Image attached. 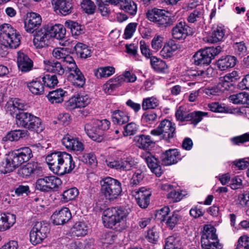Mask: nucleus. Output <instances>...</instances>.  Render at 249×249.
Returning <instances> with one entry per match:
<instances>
[{"instance_id": "obj_1", "label": "nucleus", "mask_w": 249, "mask_h": 249, "mask_svg": "<svg viewBox=\"0 0 249 249\" xmlns=\"http://www.w3.org/2000/svg\"><path fill=\"white\" fill-rule=\"evenodd\" d=\"M128 210L119 208L111 207L104 211L103 221L105 227L118 231L126 229L129 225L127 222Z\"/></svg>"}, {"instance_id": "obj_2", "label": "nucleus", "mask_w": 249, "mask_h": 249, "mask_svg": "<svg viewBox=\"0 0 249 249\" xmlns=\"http://www.w3.org/2000/svg\"><path fill=\"white\" fill-rule=\"evenodd\" d=\"M27 107V105L18 98L13 99L8 102L6 105L7 111L12 116L16 115V124L26 129L27 128L33 115L28 112L19 111L26 110Z\"/></svg>"}, {"instance_id": "obj_3", "label": "nucleus", "mask_w": 249, "mask_h": 249, "mask_svg": "<svg viewBox=\"0 0 249 249\" xmlns=\"http://www.w3.org/2000/svg\"><path fill=\"white\" fill-rule=\"evenodd\" d=\"M110 124V122L107 119H97L86 124L84 129L89 138L94 141L100 142L104 140L105 132L108 129Z\"/></svg>"}, {"instance_id": "obj_4", "label": "nucleus", "mask_w": 249, "mask_h": 249, "mask_svg": "<svg viewBox=\"0 0 249 249\" xmlns=\"http://www.w3.org/2000/svg\"><path fill=\"white\" fill-rule=\"evenodd\" d=\"M20 34L11 25L3 24L0 25V43L5 47L16 49L21 43Z\"/></svg>"}, {"instance_id": "obj_5", "label": "nucleus", "mask_w": 249, "mask_h": 249, "mask_svg": "<svg viewBox=\"0 0 249 249\" xmlns=\"http://www.w3.org/2000/svg\"><path fill=\"white\" fill-rule=\"evenodd\" d=\"M101 191L107 200L112 201L117 199L122 192L121 183L117 179L106 177L100 181Z\"/></svg>"}, {"instance_id": "obj_6", "label": "nucleus", "mask_w": 249, "mask_h": 249, "mask_svg": "<svg viewBox=\"0 0 249 249\" xmlns=\"http://www.w3.org/2000/svg\"><path fill=\"white\" fill-rule=\"evenodd\" d=\"M201 247L203 249H221L218 242L216 229L213 226L205 225L201 234Z\"/></svg>"}, {"instance_id": "obj_7", "label": "nucleus", "mask_w": 249, "mask_h": 249, "mask_svg": "<svg viewBox=\"0 0 249 249\" xmlns=\"http://www.w3.org/2000/svg\"><path fill=\"white\" fill-rule=\"evenodd\" d=\"M146 18L149 21L164 27H169L171 24V13L165 9L157 8L149 9L146 13Z\"/></svg>"}, {"instance_id": "obj_8", "label": "nucleus", "mask_w": 249, "mask_h": 249, "mask_svg": "<svg viewBox=\"0 0 249 249\" xmlns=\"http://www.w3.org/2000/svg\"><path fill=\"white\" fill-rule=\"evenodd\" d=\"M50 225L45 222H36L30 232V241L34 245L41 243L50 233Z\"/></svg>"}, {"instance_id": "obj_9", "label": "nucleus", "mask_w": 249, "mask_h": 249, "mask_svg": "<svg viewBox=\"0 0 249 249\" xmlns=\"http://www.w3.org/2000/svg\"><path fill=\"white\" fill-rule=\"evenodd\" d=\"M221 51L220 47H209L197 52L193 56L194 63L196 65L209 64L212 60Z\"/></svg>"}, {"instance_id": "obj_10", "label": "nucleus", "mask_w": 249, "mask_h": 249, "mask_svg": "<svg viewBox=\"0 0 249 249\" xmlns=\"http://www.w3.org/2000/svg\"><path fill=\"white\" fill-rule=\"evenodd\" d=\"M221 51L220 47H209L197 52L193 56L194 63L196 65L209 64L212 60Z\"/></svg>"}, {"instance_id": "obj_11", "label": "nucleus", "mask_w": 249, "mask_h": 249, "mask_svg": "<svg viewBox=\"0 0 249 249\" xmlns=\"http://www.w3.org/2000/svg\"><path fill=\"white\" fill-rule=\"evenodd\" d=\"M62 184L61 180L54 176H46L38 179L36 182V189L44 192L56 190Z\"/></svg>"}, {"instance_id": "obj_12", "label": "nucleus", "mask_w": 249, "mask_h": 249, "mask_svg": "<svg viewBox=\"0 0 249 249\" xmlns=\"http://www.w3.org/2000/svg\"><path fill=\"white\" fill-rule=\"evenodd\" d=\"M131 195L141 208H146L149 204L151 192L149 189L144 187L135 189L131 190Z\"/></svg>"}, {"instance_id": "obj_13", "label": "nucleus", "mask_w": 249, "mask_h": 249, "mask_svg": "<svg viewBox=\"0 0 249 249\" xmlns=\"http://www.w3.org/2000/svg\"><path fill=\"white\" fill-rule=\"evenodd\" d=\"M65 153L66 152H55L46 157V160L50 169L54 174L58 175Z\"/></svg>"}, {"instance_id": "obj_14", "label": "nucleus", "mask_w": 249, "mask_h": 249, "mask_svg": "<svg viewBox=\"0 0 249 249\" xmlns=\"http://www.w3.org/2000/svg\"><path fill=\"white\" fill-rule=\"evenodd\" d=\"M67 69L69 71L68 80L77 87H82L85 85V78L76 64L73 63L71 66H68Z\"/></svg>"}, {"instance_id": "obj_15", "label": "nucleus", "mask_w": 249, "mask_h": 249, "mask_svg": "<svg viewBox=\"0 0 249 249\" xmlns=\"http://www.w3.org/2000/svg\"><path fill=\"white\" fill-rule=\"evenodd\" d=\"M107 165L111 168L120 171H129L134 166V160L131 157H127L117 160H106Z\"/></svg>"}, {"instance_id": "obj_16", "label": "nucleus", "mask_w": 249, "mask_h": 249, "mask_svg": "<svg viewBox=\"0 0 249 249\" xmlns=\"http://www.w3.org/2000/svg\"><path fill=\"white\" fill-rule=\"evenodd\" d=\"M42 18L39 14L31 12L27 15L24 21V28L29 33H33L41 25Z\"/></svg>"}, {"instance_id": "obj_17", "label": "nucleus", "mask_w": 249, "mask_h": 249, "mask_svg": "<svg viewBox=\"0 0 249 249\" xmlns=\"http://www.w3.org/2000/svg\"><path fill=\"white\" fill-rule=\"evenodd\" d=\"M91 101V98L87 94H79L71 97L67 102V106L70 109L85 107Z\"/></svg>"}, {"instance_id": "obj_18", "label": "nucleus", "mask_w": 249, "mask_h": 249, "mask_svg": "<svg viewBox=\"0 0 249 249\" xmlns=\"http://www.w3.org/2000/svg\"><path fill=\"white\" fill-rule=\"evenodd\" d=\"M65 147L71 150L82 152L84 149V145L77 137H74L69 134L66 135L61 140Z\"/></svg>"}, {"instance_id": "obj_19", "label": "nucleus", "mask_w": 249, "mask_h": 249, "mask_svg": "<svg viewBox=\"0 0 249 249\" xmlns=\"http://www.w3.org/2000/svg\"><path fill=\"white\" fill-rule=\"evenodd\" d=\"M71 218V213L66 207L56 210L51 216L53 223L56 225H63L68 222Z\"/></svg>"}, {"instance_id": "obj_20", "label": "nucleus", "mask_w": 249, "mask_h": 249, "mask_svg": "<svg viewBox=\"0 0 249 249\" xmlns=\"http://www.w3.org/2000/svg\"><path fill=\"white\" fill-rule=\"evenodd\" d=\"M50 38L49 32L46 28H41L36 33L33 39V43L36 48L40 49L48 45Z\"/></svg>"}, {"instance_id": "obj_21", "label": "nucleus", "mask_w": 249, "mask_h": 249, "mask_svg": "<svg viewBox=\"0 0 249 249\" xmlns=\"http://www.w3.org/2000/svg\"><path fill=\"white\" fill-rule=\"evenodd\" d=\"M41 167L38 166L37 163H28L18 169V174L21 177L27 178L32 175L38 176L41 173Z\"/></svg>"}, {"instance_id": "obj_22", "label": "nucleus", "mask_w": 249, "mask_h": 249, "mask_svg": "<svg viewBox=\"0 0 249 249\" xmlns=\"http://www.w3.org/2000/svg\"><path fill=\"white\" fill-rule=\"evenodd\" d=\"M19 166L12 153H10L0 164V171L7 174Z\"/></svg>"}, {"instance_id": "obj_23", "label": "nucleus", "mask_w": 249, "mask_h": 249, "mask_svg": "<svg viewBox=\"0 0 249 249\" xmlns=\"http://www.w3.org/2000/svg\"><path fill=\"white\" fill-rule=\"evenodd\" d=\"M20 166L23 162L28 161L32 157V150L28 147H23L11 152Z\"/></svg>"}, {"instance_id": "obj_24", "label": "nucleus", "mask_w": 249, "mask_h": 249, "mask_svg": "<svg viewBox=\"0 0 249 249\" xmlns=\"http://www.w3.org/2000/svg\"><path fill=\"white\" fill-rule=\"evenodd\" d=\"M28 132L25 129H15L8 132L2 138L1 142L6 143L9 142H16L28 136Z\"/></svg>"}, {"instance_id": "obj_25", "label": "nucleus", "mask_w": 249, "mask_h": 249, "mask_svg": "<svg viewBox=\"0 0 249 249\" xmlns=\"http://www.w3.org/2000/svg\"><path fill=\"white\" fill-rule=\"evenodd\" d=\"M142 158L146 162L151 171L157 177H160L162 174L160 166L159 164L158 160L151 153L147 152L144 154Z\"/></svg>"}, {"instance_id": "obj_26", "label": "nucleus", "mask_w": 249, "mask_h": 249, "mask_svg": "<svg viewBox=\"0 0 249 249\" xmlns=\"http://www.w3.org/2000/svg\"><path fill=\"white\" fill-rule=\"evenodd\" d=\"M17 64L19 70L22 72L31 71L33 67V62L29 56L21 51L17 53Z\"/></svg>"}, {"instance_id": "obj_27", "label": "nucleus", "mask_w": 249, "mask_h": 249, "mask_svg": "<svg viewBox=\"0 0 249 249\" xmlns=\"http://www.w3.org/2000/svg\"><path fill=\"white\" fill-rule=\"evenodd\" d=\"M155 218L159 220L162 225H165L171 229V213L169 206H165L156 211Z\"/></svg>"}, {"instance_id": "obj_28", "label": "nucleus", "mask_w": 249, "mask_h": 249, "mask_svg": "<svg viewBox=\"0 0 249 249\" xmlns=\"http://www.w3.org/2000/svg\"><path fill=\"white\" fill-rule=\"evenodd\" d=\"M187 20L189 23H196L199 25L205 24L204 10L202 7L194 10L188 15Z\"/></svg>"}, {"instance_id": "obj_29", "label": "nucleus", "mask_w": 249, "mask_h": 249, "mask_svg": "<svg viewBox=\"0 0 249 249\" xmlns=\"http://www.w3.org/2000/svg\"><path fill=\"white\" fill-rule=\"evenodd\" d=\"M75 162L72 156L66 152L63 161L61 162L58 175L62 176L68 174L75 168Z\"/></svg>"}, {"instance_id": "obj_30", "label": "nucleus", "mask_w": 249, "mask_h": 249, "mask_svg": "<svg viewBox=\"0 0 249 249\" xmlns=\"http://www.w3.org/2000/svg\"><path fill=\"white\" fill-rule=\"evenodd\" d=\"M44 69L49 72L62 76L65 73V70L61 64L55 61L46 60L43 61Z\"/></svg>"}, {"instance_id": "obj_31", "label": "nucleus", "mask_w": 249, "mask_h": 249, "mask_svg": "<svg viewBox=\"0 0 249 249\" xmlns=\"http://www.w3.org/2000/svg\"><path fill=\"white\" fill-rule=\"evenodd\" d=\"M134 142L137 147L139 148L147 150L152 145L155 143L149 135L143 134L138 135L134 137Z\"/></svg>"}, {"instance_id": "obj_32", "label": "nucleus", "mask_w": 249, "mask_h": 249, "mask_svg": "<svg viewBox=\"0 0 249 249\" xmlns=\"http://www.w3.org/2000/svg\"><path fill=\"white\" fill-rule=\"evenodd\" d=\"M16 222V216L8 213L0 214V231H4L10 228Z\"/></svg>"}, {"instance_id": "obj_33", "label": "nucleus", "mask_w": 249, "mask_h": 249, "mask_svg": "<svg viewBox=\"0 0 249 249\" xmlns=\"http://www.w3.org/2000/svg\"><path fill=\"white\" fill-rule=\"evenodd\" d=\"M54 9L56 12L60 13L64 16L71 12L72 5L71 2L67 0H55L54 1Z\"/></svg>"}, {"instance_id": "obj_34", "label": "nucleus", "mask_w": 249, "mask_h": 249, "mask_svg": "<svg viewBox=\"0 0 249 249\" xmlns=\"http://www.w3.org/2000/svg\"><path fill=\"white\" fill-rule=\"evenodd\" d=\"M51 37L55 38L58 40L63 39L66 34V30L62 24H55L46 28Z\"/></svg>"}, {"instance_id": "obj_35", "label": "nucleus", "mask_w": 249, "mask_h": 249, "mask_svg": "<svg viewBox=\"0 0 249 249\" xmlns=\"http://www.w3.org/2000/svg\"><path fill=\"white\" fill-rule=\"evenodd\" d=\"M215 71L211 67L209 66L205 70L192 71H189L188 75L193 79L199 80L200 79L205 77H211L215 74Z\"/></svg>"}, {"instance_id": "obj_36", "label": "nucleus", "mask_w": 249, "mask_h": 249, "mask_svg": "<svg viewBox=\"0 0 249 249\" xmlns=\"http://www.w3.org/2000/svg\"><path fill=\"white\" fill-rule=\"evenodd\" d=\"M67 93L66 90L62 89L50 91L47 96V99L52 104H59L64 101V97Z\"/></svg>"}, {"instance_id": "obj_37", "label": "nucleus", "mask_w": 249, "mask_h": 249, "mask_svg": "<svg viewBox=\"0 0 249 249\" xmlns=\"http://www.w3.org/2000/svg\"><path fill=\"white\" fill-rule=\"evenodd\" d=\"M236 62L235 57L231 55H227L219 59L217 63L219 69L221 71H225L227 69L233 67Z\"/></svg>"}, {"instance_id": "obj_38", "label": "nucleus", "mask_w": 249, "mask_h": 249, "mask_svg": "<svg viewBox=\"0 0 249 249\" xmlns=\"http://www.w3.org/2000/svg\"><path fill=\"white\" fill-rule=\"evenodd\" d=\"M89 230L88 225L81 221L76 222L71 228L72 234L77 237L84 236L87 234Z\"/></svg>"}, {"instance_id": "obj_39", "label": "nucleus", "mask_w": 249, "mask_h": 249, "mask_svg": "<svg viewBox=\"0 0 249 249\" xmlns=\"http://www.w3.org/2000/svg\"><path fill=\"white\" fill-rule=\"evenodd\" d=\"M188 33L184 22H180L172 29V37L176 39H184Z\"/></svg>"}, {"instance_id": "obj_40", "label": "nucleus", "mask_w": 249, "mask_h": 249, "mask_svg": "<svg viewBox=\"0 0 249 249\" xmlns=\"http://www.w3.org/2000/svg\"><path fill=\"white\" fill-rule=\"evenodd\" d=\"M159 126L162 133V139L170 142L171 134V121L164 119L160 122Z\"/></svg>"}, {"instance_id": "obj_41", "label": "nucleus", "mask_w": 249, "mask_h": 249, "mask_svg": "<svg viewBox=\"0 0 249 249\" xmlns=\"http://www.w3.org/2000/svg\"><path fill=\"white\" fill-rule=\"evenodd\" d=\"M113 122L116 124L123 125L128 122L129 117L125 112L115 110L111 112Z\"/></svg>"}, {"instance_id": "obj_42", "label": "nucleus", "mask_w": 249, "mask_h": 249, "mask_svg": "<svg viewBox=\"0 0 249 249\" xmlns=\"http://www.w3.org/2000/svg\"><path fill=\"white\" fill-rule=\"evenodd\" d=\"M225 34V30L223 27L217 26L213 29L211 36L208 37L207 42L214 43L220 41L224 37Z\"/></svg>"}, {"instance_id": "obj_43", "label": "nucleus", "mask_w": 249, "mask_h": 249, "mask_svg": "<svg viewBox=\"0 0 249 249\" xmlns=\"http://www.w3.org/2000/svg\"><path fill=\"white\" fill-rule=\"evenodd\" d=\"M45 128L41 119L33 115L27 129L30 131H35L39 133L41 132Z\"/></svg>"}, {"instance_id": "obj_44", "label": "nucleus", "mask_w": 249, "mask_h": 249, "mask_svg": "<svg viewBox=\"0 0 249 249\" xmlns=\"http://www.w3.org/2000/svg\"><path fill=\"white\" fill-rule=\"evenodd\" d=\"M150 64L152 68L157 72H165L167 71V66L165 62L156 56L151 57Z\"/></svg>"}, {"instance_id": "obj_45", "label": "nucleus", "mask_w": 249, "mask_h": 249, "mask_svg": "<svg viewBox=\"0 0 249 249\" xmlns=\"http://www.w3.org/2000/svg\"><path fill=\"white\" fill-rule=\"evenodd\" d=\"M77 56L82 58H87L91 56V51L88 46L82 43H77L74 47Z\"/></svg>"}, {"instance_id": "obj_46", "label": "nucleus", "mask_w": 249, "mask_h": 249, "mask_svg": "<svg viewBox=\"0 0 249 249\" xmlns=\"http://www.w3.org/2000/svg\"><path fill=\"white\" fill-rule=\"evenodd\" d=\"M65 26L71 30L72 35L75 37L84 33L83 27L76 22L71 20L66 21Z\"/></svg>"}, {"instance_id": "obj_47", "label": "nucleus", "mask_w": 249, "mask_h": 249, "mask_svg": "<svg viewBox=\"0 0 249 249\" xmlns=\"http://www.w3.org/2000/svg\"><path fill=\"white\" fill-rule=\"evenodd\" d=\"M191 112L186 106H180L176 112L175 116L177 120L181 122L190 121Z\"/></svg>"}, {"instance_id": "obj_48", "label": "nucleus", "mask_w": 249, "mask_h": 249, "mask_svg": "<svg viewBox=\"0 0 249 249\" xmlns=\"http://www.w3.org/2000/svg\"><path fill=\"white\" fill-rule=\"evenodd\" d=\"M30 91L34 94L40 95L43 93L44 87L40 81H32L27 84Z\"/></svg>"}, {"instance_id": "obj_49", "label": "nucleus", "mask_w": 249, "mask_h": 249, "mask_svg": "<svg viewBox=\"0 0 249 249\" xmlns=\"http://www.w3.org/2000/svg\"><path fill=\"white\" fill-rule=\"evenodd\" d=\"M115 72V68L108 66L98 68L95 72V75L98 78H106L112 75Z\"/></svg>"}, {"instance_id": "obj_50", "label": "nucleus", "mask_w": 249, "mask_h": 249, "mask_svg": "<svg viewBox=\"0 0 249 249\" xmlns=\"http://www.w3.org/2000/svg\"><path fill=\"white\" fill-rule=\"evenodd\" d=\"M121 8L125 12L134 16L137 12V5L132 0H125L124 3L121 5Z\"/></svg>"}, {"instance_id": "obj_51", "label": "nucleus", "mask_w": 249, "mask_h": 249, "mask_svg": "<svg viewBox=\"0 0 249 249\" xmlns=\"http://www.w3.org/2000/svg\"><path fill=\"white\" fill-rule=\"evenodd\" d=\"M159 105V100L154 97L145 98L142 102V108L143 110L155 108Z\"/></svg>"}, {"instance_id": "obj_52", "label": "nucleus", "mask_w": 249, "mask_h": 249, "mask_svg": "<svg viewBox=\"0 0 249 249\" xmlns=\"http://www.w3.org/2000/svg\"><path fill=\"white\" fill-rule=\"evenodd\" d=\"M78 194L79 191L75 187L68 189L63 192L62 199L65 202H68L74 199Z\"/></svg>"}, {"instance_id": "obj_53", "label": "nucleus", "mask_w": 249, "mask_h": 249, "mask_svg": "<svg viewBox=\"0 0 249 249\" xmlns=\"http://www.w3.org/2000/svg\"><path fill=\"white\" fill-rule=\"evenodd\" d=\"M144 177L143 171L140 169L136 170L133 173L130 181V186L135 187L142 181Z\"/></svg>"}, {"instance_id": "obj_54", "label": "nucleus", "mask_w": 249, "mask_h": 249, "mask_svg": "<svg viewBox=\"0 0 249 249\" xmlns=\"http://www.w3.org/2000/svg\"><path fill=\"white\" fill-rule=\"evenodd\" d=\"M44 86L48 88H53L58 84V81L55 74H46L42 78Z\"/></svg>"}, {"instance_id": "obj_55", "label": "nucleus", "mask_w": 249, "mask_h": 249, "mask_svg": "<svg viewBox=\"0 0 249 249\" xmlns=\"http://www.w3.org/2000/svg\"><path fill=\"white\" fill-rule=\"evenodd\" d=\"M247 93L240 92L231 95L229 100L231 102L235 104H246L247 103Z\"/></svg>"}, {"instance_id": "obj_56", "label": "nucleus", "mask_w": 249, "mask_h": 249, "mask_svg": "<svg viewBox=\"0 0 249 249\" xmlns=\"http://www.w3.org/2000/svg\"><path fill=\"white\" fill-rule=\"evenodd\" d=\"M157 118V114L154 111H146L142 116V121L146 125L151 124Z\"/></svg>"}, {"instance_id": "obj_57", "label": "nucleus", "mask_w": 249, "mask_h": 249, "mask_svg": "<svg viewBox=\"0 0 249 249\" xmlns=\"http://www.w3.org/2000/svg\"><path fill=\"white\" fill-rule=\"evenodd\" d=\"M137 25L138 24L137 23L131 22L126 26L124 34L125 39H129L132 37L136 30Z\"/></svg>"}, {"instance_id": "obj_58", "label": "nucleus", "mask_w": 249, "mask_h": 249, "mask_svg": "<svg viewBox=\"0 0 249 249\" xmlns=\"http://www.w3.org/2000/svg\"><path fill=\"white\" fill-rule=\"evenodd\" d=\"M138 127L139 126L135 123L128 124L124 126V135L127 136L135 134L138 130Z\"/></svg>"}, {"instance_id": "obj_59", "label": "nucleus", "mask_w": 249, "mask_h": 249, "mask_svg": "<svg viewBox=\"0 0 249 249\" xmlns=\"http://www.w3.org/2000/svg\"><path fill=\"white\" fill-rule=\"evenodd\" d=\"M81 7L83 10L88 14H93L96 8L94 2L90 0H83L81 3Z\"/></svg>"}, {"instance_id": "obj_60", "label": "nucleus", "mask_w": 249, "mask_h": 249, "mask_svg": "<svg viewBox=\"0 0 249 249\" xmlns=\"http://www.w3.org/2000/svg\"><path fill=\"white\" fill-rule=\"evenodd\" d=\"M207 112L200 111L191 112L190 121H192V124L196 125L202 120L203 116H207Z\"/></svg>"}, {"instance_id": "obj_61", "label": "nucleus", "mask_w": 249, "mask_h": 249, "mask_svg": "<svg viewBox=\"0 0 249 249\" xmlns=\"http://www.w3.org/2000/svg\"><path fill=\"white\" fill-rule=\"evenodd\" d=\"M233 47L236 54L244 55L246 54L247 48L243 41L234 43Z\"/></svg>"}, {"instance_id": "obj_62", "label": "nucleus", "mask_w": 249, "mask_h": 249, "mask_svg": "<svg viewBox=\"0 0 249 249\" xmlns=\"http://www.w3.org/2000/svg\"><path fill=\"white\" fill-rule=\"evenodd\" d=\"M83 161L92 167H96L97 165L96 156L93 153L85 154L84 156Z\"/></svg>"}, {"instance_id": "obj_63", "label": "nucleus", "mask_w": 249, "mask_h": 249, "mask_svg": "<svg viewBox=\"0 0 249 249\" xmlns=\"http://www.w3.org/2000/svg\"><path fill=\"white\" fill-rule=\"evenodd\" d=\"M159 238V232L155 228L150 229L147 231L146 238L148 242L153 244H156Z\"/></svg>"}, {"instance_id": "obj_64", "label": "nucleus", "mask_w": 249, "mask_h": 249, "mask_svg": "<svg viewBox=\"0 0 249 249\" xmlns=\"http://www.w3.org/2000/svg\"><path fill=\"white\" fill-rule=\"evenodd\" d=\"M235 249H249V237L247 236L240 237Z\"/></svg>"}]
</instances>
